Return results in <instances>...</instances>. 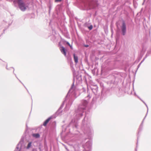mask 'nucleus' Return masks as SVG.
<instances>
[{
  "instance_id": "11",
  "label": "nucleus",
  "mask_w": 151,
  "mask_h": 151,
  "mask_svg": "<svg viewBox=\"0 0 151 151\" xmlns=\"http://www.w3.org/2000/svg\"><path fill=\"white\" fill-rule=\"evenodd\" d=\"M85 109V108H82V110H84Z\"/></svg>"
},
{
  "instance_id": "14",
  "label": "nucleus",
  "mask_w": 151,
  "mask_h": 151,
  "mask_svg": "<svg viewBox=\"0 0 151 151\" xmlns=\"http://www.w3.org/2000/svg\"><path fill=\"white\" fill-rule=\"evenodd\" d=\"M68 45H69L70 46V45L69 44V43H68Z\"/></svg>"
},
{
  "instance_id": "7",
  "label": "nucleus",
  "mask_w": 151,
  "mask_h": 151,
  "mask_svg": "<svg viewBox=\"0 0 151 151\" xmlns=\"http://www.w3.org/2000/svg\"><path fill=\"white\" fill-rule=\"evenodd\" d=\"M82 104L83 106H85L88 104L87 101L85 100L82 101Z\"/></svg>"
},
{
  "instance_id": "13",
  "label": "nucleus",
  "mask_w": 151,
  "mask_h": 151,
  "mask_svg": "<svg viewBox=\"0 0 151 151\" xmlns=\"http://www.w3.org/2000/svg\"><path fill=\"white\" fill-rule=\"evenodd\" d=\"M55 1V2H57V1H58V0H57V1Z\"/></svg>"
},
{
  "instance_id": "8",
  "label": "nucleus",
  "mask_w": 151,
  "mask_h": 151,
  "mask_svg": "<svg viewBox=\"0 0 151 151\" xmlns=\"http://www.w3.org/2000/svg\"><path fill=\"white\" fill-rule=\"evenodd\" d=\"M31 144L32 143L31 142H30L28 144L27 147V149H28L31 147Z\"/></svg>"
},
{
  "instance_id": "5",
  "label": "nucleus",
  "mask_w": 151,
  "mask_h": 151,
  "mask_svg": "<svg viewBox=\"0 0 151 151\" xmlns=\"http://www.w3.org/2000/svg\"><path fill=\"white\" fill-rule=\"evenodd\" d=\"M74 59V61L76 63H77L78 62V57L77 56H76L74 54H73Z\"/></svg>"
},
{
  "instance_id": "3",
  "label": "nucleus",
  "mask_w": 151,
  "mask_h": 151,
  "mask_svg": "<svg viewBox=\"0 0 151 151\" xmlns=\"http://www.w3.org/2000/svg\"><path fill=\"white\" fill-rule=\"evenodd\" d=\"M60 50L61 52L65 56H66V50L65 49V48L63 47H61Z\"/></svg>"
},
{
  "instance_id": "10",
  "label": "nucleus",
  "mask_w": 151,
  "mask_h": 151,
  "mask_svg": "<svg viewBox=\"0 0 151 151\" xmlns=\"http://www.w3.org/2000/svg\"><path fill=\"white\" fill-rule=\"evenodd\" d=\"M85 47H88V45H86L85 46Z\"/></svg>"
},
{
  "instance_id": "2",
  "label": "nucleus",
  "mask_w": 151,
  "mask_h": 151,
  "mask_svg": "<svg viewBox=\"0 0 151 151\" xmlns=\"http://www.w3.org/2000/svg\"><path fill=\"white\" fill-rule=\"evenodd\" d=\"M122 29L123 32V35H124L125 33L126 30V25L124 22H123L122 24Z\"/></svg>"
},
{
  "instance_id": "6",
  "label": "nucleus",
  "mask_w": 151,
  "mask_h": 151,
  "mask_svg": "<svg viewBox=\"0 0 151 151\" xmlns=\"http://www.w3.org/2000/svg\"><path fill=\"white\" fill-rule=\"evenodd\" d=\"M32 136L36 138H39L40 137V135L39 134H32Z\"/></svg>"
},
{
  "instance_id": "12",
  "label": "nucleus",
  "mask_w": 151,
  "mask_h": 151,
  "mask_svg": "<svg viewBox=\"0 0 151 151\" xmlns=\"http://www.w3.org/2000/svg\"><path fill=\"white\" fill-rule=\"evenodd\" d=\"M70 48L71 49H72V47L71 46H70Z\"/></svg>"
},
{
  "instance_id": "4",
  "label": "nucleus",
  "mask_w": 151,
  "mask_h": 151,
  "mask_svg": "<svg viewBox=\"0 0 151 151\" xmlns=\"http://www.w3.org/2000/svg\"><path fill=\"white\" fill-rule=\"evenodd\" d=\"M51 119V117H49V118H48L44 122L43 125L45 126H46L47 124L48 123V122H49V121Z\"/></svg>"
},
{
  "instance_id": "1",
  "label": "nucleus",
  "mask_w": 151,
  "mask_h": 151,
  "mask_svg": "<svg viewBox=\"0 0 151 151\" xmlns=\"http://www.w3.org/2000/svg\"><path fill=\"white\" fill-rule=\"evenodd\" d=\"M18 3L20 8L22 11H24L26 9V6L22 2V1H18Z\"/></svg>"
},
{
  "instance_id": "9",
  "label": "nucleus",
  "mask_w": 151,
  "mask_h": 151,
  "mask_svg": "<svg viewBox=\"0 0 151 151\" xmlns=\"http://www.w3.org/2000/svg\"><path fill=\"white\" fill-rule=\"evenodd\" d=\"M93 28V26L92 25L90 26V27H88V29L90 30H91Z\"/></svg>"
}]
</instances>
